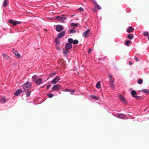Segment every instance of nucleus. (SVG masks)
<instances>
[{"label": "nucleus", "mask_w": 149, "mask_h": 149, "mask_svg": "<svg viewBox=\"0 0 149 149\" xmlns=\"http://www.w3.org/2000/svg\"><path fill=\"white\" fill-rule=\"evenodd\" d=\"M108 76L110 78V81L111 80V78L112 77V75L111 74H108Z\"/></svg>", "instance_id": "e433bc0d"}, {"label": "nucleus", "mask_w": 149, "mask_h": 149, "mask_svg": "<svg viewBox=\"0 0 149 149\" xmlns=\"http://www.w3.org/2000/svg\"><path fill=\"white\" fill-rule=\"evenodd\" d=\"M22 92V90L21 89H19L18 90L16 91V92L14 93V95L15 96H17L19 95Z\"/></svg>", "instance_id": "2eb2a0df"}, {"label": "nucleus", "mask_w": 149, "mask_h": 149, "mask_svg": "<svg viewBox=\"0 0 149 149\" xmlns=\"http://www.w3.org/2000/svg\"><path fill=\"white\" fill-rule=\"evenodd\" d=\"M127 37L130 40H132L133 38V36L131 34H129L128 35Z\"/></svg>", "instance_id": "b1692460"}, {"label": "nucleus", "mask_w": 149, "mask_h": 149, "mask_svg": "<svg viewBox=\"0 0 149 149\" xmlns=\"http://www.w3.org/2000/svg\"><path fill=\"white\" fill-rule=\"evenodd\" d=\"M8 3L7 0H5L3 3V6L4 7H6L7 6Z\"/></svg>", "instance_id": "5701e85b"}, {"label": "nucleus", "mask_w": 149, "mask_h": 149, "mask_svg": "<svg viewBox=\"0 0 149 149\" xmlns=\"http://www.w3.org/2000/svg\"><path fill=\"white\" fill-rule=\"evenodd\" d=\"M90 29H88L84 32L83 33V36L84 38H86L88 37V36L90 35Z\"/></svg>", "instance_id": "423d86ee"}, {"label": "nucleus", "mask_w": 149, "mask_h": 149, "mask_svg": "<svg viewBox=\"0 0 149 149\" xmlns=\"http://www.w3.org/2000/svg\"><path fill=\"white\" fill-rule=\"evenodd\" d=\"M50 86V85H48L47 86V89H48V88H49V87Z\"/></svg>", "instance_id": "09e8293b"}, {"label": "nucleus", "mask_w": 149, "mask_h": 149, "mask_svg": "<svg viewBox=\"0 0 149 149\" xmlns=\"http://www.w3.org/2000/svg\"><path fill=\"white\" fill-rule=\"evenodd\" d=\"M65 34L64 31H62L58 35V37L59 38H61L64 36Z\"/></svg>", "instance_id": "4468645a"}, {"label": "nucleus", "mask_w": 149, "mask_h": 149, "mask_svg": "<svg viewBox=\"0 0 149 149\" xmlns=\"http://www.w3.org/2000/svg\"><path fill=\"white\" fill-rule=\"evenodd\" d=\"M86 0H84V1H86Z\"/></svg>", "instance_id": "864d4df0"}, {"label": "nucleus", "mask_w": 149, "mask_h": 149, "mask_svg": "<svg viewBox=\"0 0 149 149\" xmlns=\"http://www.w3.org/2000/svg\"><path fill=\"white\" fill-rule=\"evenodd\" d=\"M31 84L30 83L28 82L24 84L22 86V88L23 91L26 92L30 88Z\"/></svg>", "instance_id": "f257e3e1"}, {"label": "nucleus", "mask_w": 149, "mask_h": 149, "mask_svg": "<svg viewBox=\"0 0 149 149\" xmlns=\"http://www.w3.org/2000/svg\"><path fill=\"white\" fill-rule=\"evenodd\" d=\"M68 42L71 43V44H73L74 45L77 44L78 43V41L77 40H73L71 38H69L68 40Z\"/></svg>", "instance_id": "20e7f679"}, {"label": "nucleus", "mask_w": 149, "mask_h": 149, "mask_svg": "<svg viewBox=\"0 0 149 149\" xmlns=\"http://www.w3.org/2000/svg\"><path fill=\"white\" fill-rule=\"evenodd\" d=\"M55 42L56 44L58 45H60V43L59 41V40L58 39L57 37H56L55 40Z\"/></svg>", "instance_id": "a211bd4d"}, {"label": "nucleus", "mask_w": 149, "mask_h": 149, "mask_svg": "<svg viewBox=\"0 0 149 149\" xmlns=\"http://www.w3.org/2000/svg\"><path fill=\"white\" fill-rule=\"evenodd\" d=\"M148 40L149 41V36H148Z\"/></svg>", "instance_id": "603ef678"}, {"label": "nucleus", "mask_w": 149, "mask_h": 149, "mask_svg": "<svg viewBox=\"0 0 149 149\" xmlns=\"http://www.w3.org/2000/svg\"><path fill=\"white\" fill-rule=\"evenodd\" d=\"M111 88L112 89H114L115 88V87L114 86V85H112V86H110Z\"/></svg>", "instance_id": "37998d69"}, {"label": "nucleus", "mask_w": 149, "mask_h": 149, "mask_svg": "<svg viewBox=\"0 0 149 149\" xmlns=\"http://www.w3.org/2000/svg\"><path fill=\"white\" fill-rule=\"evenodd\" d=\"M60 80V79L59 77H56L51 81V82L52 84H54L58 82Z\"/></svg>", "instance_id": "39448f33"}, {"label": "nucleus", "mask_w": 149, "mask_h": 149, "mask_svg": "<svg viewBox=\"0 0 149 149\" xmlns=\"http://www.w3.org/2000/svg\"><path fill=\"white\" fill-rule=\"evenodd\" d=\"M79 10L80 11H83V10H84V9L83 8H81V7H80L79 8Z\"/></svg>", "instance_id": "79ce46f5"}, {"label": "nucleus", "mask_w": 149, "mask_h": 149, "mask_svg": "<svg viewBox=\"0 0 149 149\" xmlns=\"http://www.w3.org/2000/svg\"><path fill=\"white\" fill-rule=\"evenodd\" d=\"M92 49H88V53H90V52H91V51H92Z\"/></svg>", "instance_id": "49530a36"}, {"label": "nucleus", "mask_w": 149, "mask_h": 149, "mask_svg": "<svg viewBox=\"0 0 149 149\" xmlns=\"http://www.w3.org/2000/svg\"><path fill=\"white\" fill-rule=\"evenodd\" d=\"M63 28L61 25H59L56 26V30L58 32H60L63 30Z\"/></svg>", "instance_id": "1a4fd4ad"}, {"label": "nucleus", "mask_w": 149, "mask_h": 149, "mask_svg": "<svg viewBox=\"0 0 149 149\" xmlns=\"http://www.w3.org/2000/svg\"><path fill=\"white\" fill-rule=\"evenodd\" d=\"M134 30V29L131 26H130L129 28L127 29V31L128 33L132 32Z\"/></svg>", "instance_id": "f3484780"}, {"label": "nucleus", "mask_w": 149, "mask_h": 149, "mask_svg": "<svg viewBox=\"0 0 149 149\" xmlns=\"http://www.w3.org/2000/svg\"><path fill=\"white\" fill-rule=\"evenodd\" d=\"M118 97L121 101L125 103L126 101L123 96L119 94L118 95Z\"/></svg>", "instance_id": "f8f14e48"}, {"label": "nucleus", "mask_w": 149, "mask_h": 149, "mask_svg": "<svg viewBox=\"0 0 149 149\" xmlns=\"http://www.w3.org/2000/svg\"><path fill=\"white\" fill-rule=\"evenodd\" d=\"M13 51L14 54L17 56V58H19L21 57V55L18 53L17 51L15 50H13Z\"/></svg>", "instance_id": "ddd939ff"}, {"label": "nucleus", "mask_w": 149, "mask_h": 149, "mask_svg": "<svg viewBox=\"0 0 149 149\" xmlns=\"http://www.w3.org/2000/svg\"><path fill=\"white\" fill-rule=\"evenodd\" d=\"M135 59L136 60V61H139V60L137 57H135Z\"/></svg>", "instance_id": "de8ad7c7"}, {"label": "nucleus", "mask_w": 149, "mask_h": 149, "mask_svg": "<svg viewBox=\"0 0 149 149\" xmlns=\"http://www.w3.org/2000/svg\"><path fill=\"white\" fill-rule=\"evenodd\" d=\"M74 15H71V17H72L73 16H74Z\"/></svg>", "instance_id": "3c124183"}, {"label": "nucleus", "mask_w": 149, "mask_h": 149, "mask_svg": "<svg viewBox=\"0 0 149 149\" xmlns=\"http://www.w3.org/2000/svg\"><path fill=\"white\" fill-rule=\"evenodd\" d=\"M143 35L144 36H148L149 35V34L147 32H144L143 33Z\"/></svg>", "instance_id": "72a5a7b5"}, {"label": "nucleus", "mask_w": 149, "mask_h": 149, "mask_svg": "<svg viewBox=\"0 0 149 149\" xmlns=\"http://www.w3.org/2000/svg\"><path fill=\"white\" fill-rule=\"evenodd\" d=\"M9 22L11 23L14 26L16 25L17 24H20V22L18 21L14 20H10L9 21Z\"/></svg>", "instance_id": "0eeeda50"}, {"label": "nucleus", "mask_w": 149, "mask_h": 149, "mask_svg": "<svg viewBox=\"0 0 149 149\" xmlns=\"http://www.w3.org/2000/svg\"><path fill=\"white\" fill-rule=\"evenodd\" d=\"M61 88V85H54L52 88V90L54 91H58Z\"/></svg>", "instance_id": "7ed1b4c3"}, {"label": "nucleus", "mask_w": 149, "mask_h": 149, "mask_svg": "<svg viewBox=\"0 0 149 149\" xmlns=\"http://www.w3.org/2000/svg\"><path fill=\"white\" fill-rule=\"evenodd\" d=\"M70 89H69V90H64L63 91H64V92H68V91H70Z\"/></svg>", "instance_id": "c03bdc74"}, {"label": "nucleus", "mask_w": 149, "mask_h": 149, "mask_svg": "<svg viewBox=\"0 0 149 149\" xmlns=\"http://www.w3.org/2000/svg\"><path fill=\"white\" fill-rule=\"evenodd\" d=\"M94 3V4H95H95H96L97 3L95 2V0H91Z\"/></svg>", "instance_id": "a18cd8bd"}, {"label": "nucleus", "mask_w": 149, "mask_h": 149, "mask_svg": "<svg viewBox=\"0 0 149 149\" xmlns=\"http://www.w3.org/2000/svg\"><path fill=\"white\" fill-rule=\"evenodd\" d=\"M37 77L36 75H34L32 77V79L34 80L35 81L36 80V78Z\"/></svg>", "instance_id": "473e14b6"}, {"label": "nucleus", "mask_w": 149, "mask_h": 149, "mask_svg": "<svg viewBox=\"0 0 149 149\" xmlns=\"http://www.w3.org/2000/svg\"><path fill=\"white\" fill-rule=\"evenodd\" d=\"M35 82L37 84L40 85L42 83V79L41 78H38L36 80Z\"/></svg>", "instance_id": "9b49d317"}, {"label": "nucleus", "mask_w": 149, "mask_h": 149, "mask_svg": "<svg viewBox=\"0 0 149 149\" xmlns=\"http://www.w3.org/2000/svg\"><path fill=\"white\" fill-rule=\"evenodd\" d=\"M56 49L58 51H60L61 50V48L58 46H57L56 47Z\"/></svg>", "instance_id": "4c0bfd02"}, {"label": "nucleus", "mask_w": 149, "mask_h": 149, "mask_svg": "<svg viewBox=\"0 0 149 149\" xmlns=\"http://www.w3.org/2000/svg\"><path fill=\"white\" fill-rule=\"evenodd\" d=\"M75 92V91L74 90H72L70 91L71 94H72L74 93Z\"/></svg>", "instance_id": "ea45409f"}, {"label": "nucleus", "mask_w": 149, "mask_h": 149, "mask_svg": "<svg viewBox=\"0 0 149 149\" xmlns=\"http://www.w3.org/2000/svg\"><path fill=\"white\" fill-rule=\"evenodd\" d=\"M95 6L97 7V8L98 9L100 10L101 9V6L99 5H97V3H96V4H95Z\"/></svg>", "instance_id": "bb28decb"}, {"label": "nucleus", "mask_w": 149, "mask_h": 149, "mask_svg": "<svg viewBox=\"0 0 149 149\" xmlns=\"http://www.w3.org/2000/svg\"><path fill=\"white\" fill-rule=\"evenodd\" d=\"M72 47L71 43L70 42L67 43L65 45V48L67 50H70Z\"/></svg>", "instance_id": "6e6552de"}, {"label": "nucleus", "mask_w": 149, "mask_h": 149, "mask_svg": "<svg viewBox=\"0 0 149 149\" xmlns=\"http://www.w3.org/2000/svg\"><path fill=\"white\" fill-rule=\"evenodd\" d=\"M56 74V72H54L53 73L51 74L50 77H52L54 76Z\"/></svg>", "instance_id": "f704fd0d"}, {"label": "nucleus", "mask_w": 149, "mask_h": 149, "mask_svg": "<svg viewBox=\"0 0 149 149\" xmlns=\"http://www.w3.org/2000/svg\"><path fill=\"white\" fill-rule=\"evenodd\" d=\"M78 24L77 23H71V25L73 26H74L76 27L77 26Z\"/></svg>", "instance_id": "cd10ccee"}, {"label": "nucleus", "mask_w": 149, "mask_h": 149, "mask_svg": "<svg viewBox=\"0 0 149 149\" xmlns=\"http://www.w3.org/2000/svg\"><path fill=\"white\" fill-rule=\"evenodd\" d=\"M129 63H130V65H132V63L131 62H130Z\"/></svg>", "instance_id": "8fccbe9b"}, {"label": "nucleus", "mask_w": 149, "mask_h": 149, "mask_svg": "<svg viewBox=\"0 0 149 149\" xmlns=\"http://www.w3.org/2000/svg\"><path fill=\"white\" fill-rule=\"evenodd\" d=\"M0 101L2 103H4L6 102L5 98L4 97L1 98L0 99Z\"/></svg>", "instance_id": "6ab92c4d"}, {"label": "nucleus", "mask_w": 149, "mask_h": 149, "mask_svg": "<svg viewBox=\"0 0 149 149\" xmlns=\"http://www.w3.org/2000/svg\"><path fill=\"white\" fill-rule=\"evenodd\" d=\"M142 92L148 94H149V90L146 89L142 90Z\"/></svg>", "instance_id": "4be33fe9"}, {"label": "nucleus", "mask_w": 149, "mask_h": 149, "mask_svg": "<svg viewBox=\"0 0 149 149\" xmlns=\"http://www.w3.org/2000/svg\"><path fill=\"white\" fill-rule=\"evenodd\" d=\"M91 98H92L93 99L97 100H99V98L98 97H96L94 95H91Z\"/></svg>", "instance_id": "412c9836"}, {"label": "nucleus", "mask_w": 149, "mask_h": 149, "mask_svg": "<svg viewBox=\"0 0 149 149\" xmlns=\"http://www.w3.org/2000/svg\"><path fill=\"white\" fill-rule=\"evenodd\" d=\"M143 81L141 79H139L138 81V83L139 84H141L142 83Z\"/></svg>", "instance_id": "7c9ffc66"}, {"label": "nucleus", "mask_w": 149, "mask_h": 149, "mask_svg": "<svg viewBox=\"0 0 149 149\" xmlns=\"http://www.w3.org/2000/svg\"><path fill=\"white\" fill-rule=\"evenodd\" d=\"M110 81H111L110 83V86L114 85V83L113 81H111V80Z\"/></svg>", "instance_id": "58836bf2"}, {"label": "nucleus", "mask_w": 149, "mask_h": 149, "mask_svg": "<svg viewBox=\"0 0 149 149\" xmlns=\"http://www.w3.org/2000/svg\"><path fill=\"white\" fill-rule=\"evenodd\" d=\"M93 10L94 12L95 13L97 11V10L96 8H93Z\"/></svg>", "instance_id": "a19ab883"}, {"label": "nucleus", "mask_w": 149, "mask_h": 149, "mask_svg": "<svg viewBox=\"0 0 149 149\" xmlns=\"http://www.w3.org/2000/svg\"><path fill=\"white\" fill-rule=\"evenodd\" d=\"M100 81H98L97 84H96V87L97 88H100Z\"/></svg>", "instance_id": "aec40b11"}, {"label": "nucleus", "mask_w": 149, "mask_h": 149, "mask_svg": "<svg viewBox=\"0 0 149 149\" xmlns=\"http://www.w3.org/2000/svg\"><path fill=\"white\" fill-rule=\"evenodd\" d=\"M2 55L6 59H8L9 58V56L7 55L4 53H3Z\"/></svg>", "instance_id": "c756f323"}, {"label": "nucleus", "mask_w": 149, "mask_h": 149, "mask_svg": "<svg viewBox=\"0 0 149 149\" xmlns=\"http://www.w3.org/2000/svg\"><path fill=\"white\" fill-rule=\"evenodd\" d=\"M31 94V91H28L26 93V96L29 97V96Z\"/></svg>", "instance_id": "c9c22d12"}, {"label": "nucleus", "mask_w": 149, "mask_h": 149, "mask_svg": "<svg viewBox=\"0 0 149 149\" xmlns=\"http://www.w3.org/2000/svg\"><path fill=\"white\" fill-rule=\"evenodd\" d=\"M56 19H58V20L60 22L63 23L64 22V20L66 19V16L64 15H63L61 17L57 16L55 17Z\"/></svg>", "instance_id": "f03ea898"}, {"label": "nucleus", "mask_w": 149, "mask_h": 149, "mask_svg": "<svg viewBox=\"0 0 149 149\" xmlns=\"http://www.w3.org/2000/svg\"><path fill=\"white\" fill-rule=\"evenodd\" d=\"M131 41L130 40H127L126 41L125 44L127 46H129V44L131 43Z\"/></svg>", "instance_id": "2f4dec72"}, {"label": "nucleus", "mask_w": 149, "mask_h": 149, "mask_svg": "<svg viewBox=\"0 0 149 149\" xmlns=\"http://www.w3.org/2000/svg\"><path fill=\"white\" fill-rule=\"evenodd\" d=\"M76 31L74 30L71 29L69 31V33H73L76 32Z\"/></svg>", "instance_id": "393cba45"}, {"label": "nucleus", "mask_w": 149, "mask_h": 149, "mask_svg": "<svg viewBox=\"0 0 149 149\" xmlns=\"http://www.w3.org/2000/svg\"><path fill=\"white\" fill-rule=\"evenodd\" d=\"M131 94L133 97H135L136 98V97L134 96L135 95H136L137 94V93L136 91L133 90H132L131 91Z\"/></svg>", "instance_id": "dca6fc26"}, {"label": "nucleus", "mask_w": 149, "mask_h": 149, "mask_svg": "<svg viewBox=\"0 0 149 149\" xmlns=\"http://www.w3.org/2000/svg\"><path fill=\"white\" fill-rule=\"evenodd\" d=\"M68 51L66 49H64L63 50V53L65 55H66L68 54Z\"/></svg>", "instance_id": "a878e982"}, {"label": "nucleus", "mask_w": 149, "mask_h": 149, "mask_svg": "<svg viewBox=\"0 0 149 149\" xmlns=\"http://www.w3.org/2000/svg\"><path fill=\"white\" fill-rule=\"evenodd\" d=\"M114 116L116 117H119L120 118H123L126 117V116L124 114L120 113H117L114 115Z\"/></svg>", "instance_id": "9d476101"}, {"label": "nucleus", "mask_w": 149, "mask_h": 149, "mask_svg": "<svg viewBox=\"0 0 149 149\" xmlns=\"http://www.w3.org/2000/svg\"><path fill=\"white\" fill-rule=\"evenodd\" d=\"M47 95L49 97L51 98L53 97L54 95L52 94L51 93H50L48 94H47Z\"/></svg>", "instance_id": "c85d7f7f"}]
</instances>
